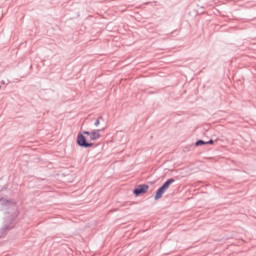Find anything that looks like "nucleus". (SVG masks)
I'll return each mask as SVG.
<instances>
[{
	"instance_id": "nucleus-1",
	"label": "nucleus",
	"mask_w": 256,
	"mask_h": 256,
	"mask_svg": "<svg viewBox=\"0 0 256 256\" xmlns=\"http://www.w3.org/2000/svg\"><path fill=\"white\" fill-rule=\"evenodd\" d=\"M97 139H101V130L84 131L83 134H78L77 144L85 148L93 147L91 141H97Z\"/></svg>"
},
{
	"instance_id": "nucleus-2",
	"label": "nucleus",
	"mask_w": 256,
	"mask_h": 256,
	"mask_svg": "<svg viewBox=\"0 0 256 256\" xmlns=\"http://www.w3.org/2000/svg\"><path fill=\"white\" fill-rule=\"evenodd\" d=\"M175 181V179L171 178L168 179L156 192V195L154 197L155 201H158V199H161L163 197V194L167 192V190L171 187L172 183Z\"/></svg>"
},
{
	"instance_id": "nucleus-3",
	"label": "nucleus",
	"mask_w": 256,
	"mask_h": 256,
	"mask_svg": "<svg viewBox=\"0 0 256 256\" xmlns=\"http://www.w3.org/2000/svg\"><path fill=\"white\" fill-rule=\"evenodd\" d=\"M148 190H149V186L140 185V186H138V188H136L134 190V195H136V196L143 195V193H147Z\"/></svg>"
},
{
	"instance_id": "nucleus-4",
	"label": "nucleus",
	"mask_w": 256,
	"mask_h": 256,
	"mask_svg": "<svg viewBox=\"0 0 256 256\" xmlns=\"http://www.w3.org/2000/svg\"><path fill=\"white\" fill-rule=\"evenodd\" d=\"M199 145H207V143L203 140H199L196 142V147H199Z\"/></svg>"
},
{
	"instance_id": "nucleus-5",
	"label": "nucleus",
	"mask_w": 256,
	"mask_h": 256,
	"mask_svg": "<svg viewBox=\"0 0 256 256\" xmlns=\"http://www.w3.org/2000/svg\"><path fill=\"white\" fill-rule=\"evenodd\" d=\"M206 145H213V140L206 142Z\"/></svg>"
},
{
	"instance_id": "nucleus-6",
	"label": "nucleus",
	"mask_w": 256,
	"mask_h": 256,
	"mask_svg": "<svg viewBox=\"0 0 256 256\" xmlns=\"http://www.w3.org/2000/svg\"><path fill=\"white\" fill-rule=\"evenodd\" d=\"M100 123H101V122H100L99 120H97V121L95 122V126H96V127L99 126Z\"/></svg>"
}]
</instances>
